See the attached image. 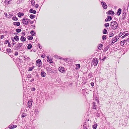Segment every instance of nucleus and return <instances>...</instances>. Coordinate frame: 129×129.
Here are the masks:
<instances>
[{
    "label": "nucleus",
    "instance_id": "f257e3e1",
    "mask_svg": "<svg viewBox=\"0 0 129 129\" xmlns=\"http://www.w3.org/2000/svg\"><path fill=\"white\" fill-rule=\"evenodd\" d=\"M111 28L112 29H115L118 26V24L116 21H112L110 24Z\"/></svg>",
    "mask_w": 129,
    "mask_h": 129
},
{
    "label": "nucleus",
    "instance_id": "f03ea898",
    "mask_svg": "<svg viewBox=\"0 0 129 129\" xmlns=\"http://www.w3.org/2000/svg\"><path fill=\"white\" fill-rule=\"evenodd\" d=\"M22 21L23 24L24 25H27L30 20L29 19H28L27 18H24L22 20Z\"/></svg>",
    "mask_w": 129,
    "mask_h": 129
},
{
    "label": "nucleus",
    "instance_id": "7ed1b4c3",
    "mask_svg": "<svg viewBox=\"0 0 129 129\" xmlns=\"http://www.w3.org/2000/svg\"><path fill=\"white\" fill-rule=\"evenodd\" d=\"M98 61L96 58L92 60V62L94 66H96L98 63Z\"/></svg>",
    "mask_w": 129,
    "mask_h": 129
},
{
    "label": "nucleus",
    "instance_id": "20e7f679",
    "mask_svg": "<svg viewBox=\"0 0 129 129\" xmlns=\"http://www.w3.org/2000/svg\"><path fill=\"white\" fill-rule=\"evenodd\" d=\"M119 37L118 36H116L115 37L113 38L112 39V41H113V42L115 43L116 42L117 40L119 39Z\"/></svg>",
    "mask_w": 129,
    "mask_h": 129
},
{
    "label": "nucleus",
    "instance_id": "39448f33",
    "mask_svg": "<svg viewBox=\"0 0 129 129\" xmlns=\"http://www.w3.org/2000/svg\"><path fill=\"white\" fill-rule=\"evenodd\" d=\"M101 4L104 9H107V6L105 2H102L101 3Z\"/></svg>",
    "mask_w": 129,
    "mask_h": 129
},
{
    "label": "nucleus",
    "instance_id": "423d86ee",
    "mask_svg": "<svg viewBox=\"0 0 129 129\" xmlns=\"http://www.w3.org/2000/svg\"><path fill=\"white\" fill-rule=\"evenodd\" d=\"M64 69L63 67H60L58 68V70L61 73H63L64 71Z\"/></svg>",
    "mask_w": 129,
    "mask_h": 129
},
{
    "label": "nucleus",
    "instance_id": "0eeeda50",
    "mask_svg": "<svg viewBox=\"0 0 129 129\" xmlns=\"http://www.w3.org/2000/svg\"><path fill=\"white\" fill-rule=\"evenodd\" d=\"M32 101L31 100H29L28 102V106L29 108H30L31 107L32 104Z\"/></svg>",
    "mask_w": 129,
    "mask_h": 129
},
{
    "label": "nucleus",
    "instance_id": "6e6552de",
    "mask_svg": "<svg viewBox=\"0 0 129 129\" xmlns=\"http://www.w3.org/2000/svg\"><path fill=\"white\" fill-rule=\"evenodd\" d=\"M17 125H16L11 124L9 126V128L10 129H12V128H16L17 127Z\"/></svg>",
    "mask_w": 129,
    "mask_h": 129
},
{
    "label": "nucleus",
    "instance_id": "1a4fd4ad",
    "mask_svg": "<svg viewBox=\"0 0 129 129\" xmlns=\"http://www.w3.org/2000/svg\"><path fill=\"white\" fill-rule=\"evenodd\" d=\"M37 63L39 65L38 66L39 67L40 66V65L42 63L41 60L40 59H38L36 61Z\"/></svg>",
    "mask_w": 129,
    "mask_h": 129
},
{
    "label": "nucleus",
    "instance_id": "9d476101",
    "mask_svg": "<svg viewBox=\"0 0 129 129\" xmlns=\"http://www.w3.org/2000/svg\"><path fill=\"white\" fill-rule=\"evenodd\" d=\"M127 40H124V41H122L120 42V45L121 46H123L125 44H126V42Z\"/></svg>",
    "mask_w": 129,
    "mask_h": 129
},
{
    "label": "nucleus",
    "instance_id": "9b49d317",
    "mask_svg": "<svg viewBox=\"0 0 129 129\" xmlns=\"http://www.w3.org/2000/svg\"><path fill=\"white\" fill-rule=\"evenodd\" d=\"M112 19V17L110 16H108L105 19V21H110Z\"/></svg>",
    "mask_w": 129,
    "mask_h": 129
},
{
    "label": "nucleus",
    "instance_id": "f8f14e48",
    "mask_svg": "<svg viewBox=\"0 0 129 129\" xmlns=\"http://www.w3.org/2000/svg\"><path fill=\"white\" fill-rule=\"evenodd\" d=\"M29 12L31 13L34 14H36V11L35 10H34L32 9H30L29 11Z\"/></svg>",
    "mask_w": 129,
    "mask_h": 129
},
{
    "label": "nucleus",
    "instance_id": "ddd939ff",
    "mask_svg": "<svg viewBox=\"0 0 129 129\" xmlns=\"http://www.w3.org/2000/svg\"><path fill=\"white\" fill-rule=\"evenodd\" d=\"M26 38L24 37V36H21V38L20 39V40L21 41L24 42L26 41Z\"/></svg>",
    "mask_w": 129,
    "mask_h": 129
},
{
    "label": "nucleus",
    "instance_id": "4468645a",
    "mask_svg": "<svg viewBox=\"0 0 129 129\" xmlns=\"http://www.w3.org/2000/svg\"><path fill=\"white\" fill-rule=\"evenodd\" d=\"M13 24L17 26H18L20 25V23L19 22H14L13 23Z\"/></svg>",
    "mask_w": 129,
    "mask_h": 129
},
{
    "label": "nucleus",
    "instance_id": "2eb2a0df",
    "mask_svg": "<svg viewBox=\"0 0 129 129\" xmlns=\"http://www.w3.org/2000/svg\"><path fill=\"white\" fill-rule=\"evenodd\" d=\"M121 9L120 8H119V9H118V10L117 11V15L118 16L120 15V14H121Z\"/></svg>",
    "mask_w": 129,
    "mask_h": 129
},
{
    "label": "nucleus",
    "instance_id": "dca6fc26",
    "mask_svg": "<svg viewBox=\"0 0 129 129\" xmlns=\"http://www.w3.org/2000/svg\"><path fill=\"white\" fill-rule=\"evenodd\" d=\"M41 75L42 77H44L46 76V73L44 71H42L41 73Z\"/></svg>",
    "mask_w": 129,
    "mask_h": 129
},
{
    "label": "nucleus",
    "instance_id": "f3484780",
    "mask_svg": "<svg viewBox=\"0 0 129 129\" xmlns=\"http://www.w3.org/2000/svg\"><path fill=\"white\" fill-rule=\"evenodd\" d=\"M14 39L17 41H18L19 40V37L17 35L14 37Z\"/></svg>",
    "mask_w": 129,
    "mask_h": 129
},
{
    "label": "nucleus",
    "instance_id": "a211bd4d",
    "mask_svg": "<svg viewBox=\"0 0 129 129\" xmlns=\"http://www.w3.org/2000/svg\"><path fill=\"white\" fill-rule=\"evenodd\" d=\"M93 105L92 106V108L93 109H96V105H95V103L94 102H93Z\"/></svg>",
    "mask_w": 129,
    "mask_h": 129
},
{
    "label": "nucleus",
    "instance_id": "6ab92c4d",
    "mask_svg": "<svg viewBox=\"0 0 129 129\" xmlns=\"http://www.w3.org/2000/svg\"><path fill=\"white\" fill-rule=\"evenodd\" d=\"M18 16L19 17H21L22 16H23L24 14L23 13L19 12L18 14Z\"/></svg>",
    "mask_w": 129,
    "mask_h": 129
},
{
    "label": "nucleus",
    "instance_id": "aec40b11",
    "mask_svg": "<svg viewBox=\"0 0 129 129\" xmlns=\"http://www.w3.org/2000/svg\"><path fill=\"white\" fill-rule=\"evenodd\" d=\"M47 70L49 72H52V69H51L49 67L47 68H46Z\"/></svg>",
    "mask_w": 129,
    "mask_h": 129
},
{
    "label": "nucleus",
    "instance_id": "412c9836",
    "mask_svg": "<svg viewBox=\"0 0 129 129\" xmlns=\"http://www.w3.org/2000/svg\"><path fill=\"white\" fill-rule=\"evenodd\" d=\"M108 14L109 15H113L114 14V13L113 11L111 10H109L108 11Z\"/></svg>",
    "mask_w": 129,
    "mask_h": 129
},
{
    "label": "nucleus",
    "instance_id": "4be33fe9",
    "mask_svg": "<svg viewBox=\"0 0 129 129\" xmlns=\"http://www.w3.org/2000/svg\"><path fill=\"white\" fill-rule=\"evenodd\" d=\"M35 68L34 66H32L31 67H29L28 69V71H31L33 69Z\"/></svg>",
    "mask_w": 129,
    "mask_h": 129
},
{
    "label": "nucleus",
    "instance_id": "5701e85b",
    "mask_svg": "<svg viewBox=\"0 0 129 129\" xmlns=\"http://www.w3.org/2000/svg\"><path fill=\"white\" fill-rule=\"evenodd\" d=\"M103 46V45L102 44L99 45L98 46V49L99 50H101L102 47Z\"/></svg>",
    "mask_w": 129,
    "mask_h": 129
},
{
    "label": "nucleus",
    "instance_id": "b1692460",
    "mask_svg": "<svg viewBox=\"0 0 129 129\" xmlns=\"http://www.w3.org/2000/svg\"><path fill=\"white\" fill-rule=\"evenodd\" d=\"M35 17H36L35 15H32V14H31L29 16V17H30V18L31 19H34Z\"/></svg>",
    "mask_w": 129,
    "mask_h": 129
},
{
    "label": "nucleus",
    "instance_id": "393cba45",
    "mask_svg": "<svg viewBox=\"0 0 129 129\" xmlns=\"http://www.w3.org/2000/svg\"><path fill=\"white\" fill-rule=\"evenodd\" d=\"M30 33L32 36H34L36 34L34 30H31Z\"/></svg>",
    "mask_w": 129,
    "mask_h": 129
},
{
    "label": "nucleus",
    "instance_id": "a878e982",
    "mask_svg": "<svg viewBox=\"0 0 129 129\" xmlns=\"http://www.w3.org/2000/svg\"><path fill=\"white\" fill-rule=\"evenodd\" d=\"M27 38L28 40H31L33 39V37L32 36H28Z\"/></svg>",
    "mask_w": 129,
    "mask_h": 129
},
{
    "label": "nucleus",
    "instance_id": "bb28decb",
    "mask_svg": "<svg viewBox=\"0 0 129 129\" xmlns=\"http://www.w3.org/2000/svg\"><path fill=\"white\" fill-rule=\"evenodd\" d=\"M32 47V46L31 44H29L27 47V48L28 49H31Z\"/></svg>",
    "mask_w": 129,
    "mask_h": 129
},
{
    "label": "nucleus",
    "instance_id": "cd10ccee",
    "mask_svg": "<svg viewBox=\"0 0 129 129\" xmlns=\"http://www.w3.org/2000/svg\"><path fill=\"white\" fill-rule=\"evenodd\" d=\"M17 45H18V48H20V47L23 45V43H19L17 44Z\"/></svg>",
    "mask_w": 129,
    "mask_h": 129
},
{
    "label": "nucleus",
    "instance_id": "c85d7f7f",
    "mask_svg": "<svg viewBox=\"0 0 129 129\" xmlns=\"http://www.w3.org/2000/svg\"><path fill=\"white\" fill-rule=\"evenodd\" d=\"M102 38L103 41L105 40L106 39V35H103L102 37Z\"/></svg>",
    "mask_w": 129,
    "mask_h": 129
},
{
    "label": "nucleus",
    "instance_id": "c756f323",
    "mask_svg": "<svg viewBox=\"0 0 129 129\" xmlns=\"http://www.w3.org/2000/svg\"><path fill=\"white\" fill-rule=\"evenodd\" d=\"M12 0H6L5 2L6 4L8 5L10 3V2Z\"/></svg>",
    "mask_w": 129,
    "mask_h": 129
},
{
    "label": "nucleus",
    "instance_id": "7c9ffc66",
    "mask_svg": "<svg viewBox=\"0 0 129 129\" xmlns=\"http://www.w3.org/2000/svg\"><path fill=\"white\" fill-rule=\"evenodd\" d=\"M30 59L29 57H28L26 58H24V60L25 61H27L29 62L30 60Z\"/></svg>",
    "mask_w": 129,
    "mask_h": 129
},
{
    "label": "nucleus",
    "instance_id": "2f4dec72",
    "mask_svg": "<svg viewBox=\"0 0 129 129\" xmlns=\"http://www.w3.org/2000/svg\"><path fill=\"white\" fill-rule=\"evenodd\" d=\"M16 31L17 33H19L21 31V30L20 29L17 28L16 29Z\"/></svg>",
    "mask_w": 129,
    "mask_h": 129
},
{
    "label": "nucleus",
    "instance_id": "473e14b6",
    "mask_svg": "<svg viewBox=\"0 0 129 129\" xmlns=\"http://www.w3.org/2000/svg\"><path fill=\"white\" fill-rule=\"evenodd\" d=\"M6 50L9 53H10L12 51L11 49H7Z\"/></svg>",
    "mask_w": 129,
    "mask_h": 129
},
{
    "label": "nucleus",
    "instance_id": "72a5a7b5",
    "mask_svg": "<svg viewBox=\"0 0 129 129\" xmlns=\"http://www.w3.org/2000/svg\"><path fill=\"white\" fill-rule=\"evenodd\" d=\"M97 125L96 124H95L93 125L92 126V127L94 129H96L97 127Z\"/></svg>",
    "mask_w": 129,
    "mask_h": 129
},
{
    "label": "nucleus",
    "instance_id": "f704fd0d",
    "mask_svg": "<svg viewBox=\"0 0 129 129\" xmlns=\"http://www.w3.org/2000/svg\"><path fill=\"white\" fill-rule=\"evenodd\" d=\"M103 34H105L107 33V30L106 29H104L103 30Z\"/></svg>",
    "mask_w": 129,
    "mask_h": 129
},
{
    "label": "nucleus",
    "instance_id": "c9c22d12",
    "mask_svg": "<svg viewBox=\"0 0 129 129\" xmlns=\"http://www.w3.org/2000/svg\"><path fill=\"white\" fill-rule=\"evenodd\" d=\"M128 34H129L128 33H126L124 36H122L121 38H124L125 37L127 36L128 35Z\"/></svg>",
    "mask_w": 129,
    "mask_h": 129
},
{
    "label": "nucleus",
    "instance_id": "e433bc0d",
    "mask_svg": "<svg viewBox=\"0 0 129 129\" xmlns=\"http://www.w3.org/2000/svg\"><path fill=\"white\" fill-rule=\"evenodd\" d=\"M12 19L15 21H16L18 20V18L16 17H13L12 18Z\"/></svg>",
    "mask_w": 129,
    "mask_h": 129
},
{
    "label": "nucleus",
    "instance_id": "4c0bfd02",
    "mask_svg": "<svg viewBox=\"0 0 129 129\" xmlns=\"http://www.w3.org/2000/svg\"><path fill=\"white\" fill-rule=\"evenodd\" d=\"M47 61L50 63L53 62V61H52L51 59H48L47 60Z\"/></svg>",
    "mask_w": 129,
    "mask_h": 129
},
{
    "label": "nucleus",
    "instance_id": "58836bf2",
    "mask_svg": "<svg viewBox=\"0 0 129 129\" xmlns=\"http://www.w3.org/2000/svg\"><path fill=\"white\" fill-rule=\"evenodd\" d=\"M105 26L106 27H108L109 26V24L108 23H106L105 24Z\"/></svg>",
    "mask_w": 129,
    "mask_h": 129
},
{
    "label": "nucleus",
    "instance_id": "ea45409f",
    "mask_svg": "<svg viewBox=\"0 0 129 129\" xmlns=\"http://www.w3.org/2000/svg\"><path fill=\"white\" fill-rule=\"evenodd\" d=\"M114 43L113 42V41H112L110 42H109V44L110 45H112Z\"/></svg>",
    "mask_w": 129,
    "mask_h": 129
},
{
    "label": "nucleus",
    "instance_id": "a19ab883",
    "mask_svg": "<svg viewBox=\"0 0 129 129\" xmlns=\"http://www.w3.org/2000/svg\"><path fill=\"white\" fill-rule=\"evenodd\" d=\"M26 115H26V114H25V113H23L22 114V115H21V117H24L25 116H26Z\"/></svg>",
    "mask_w": 129,
    "mask_h": 129
},
{
    "label": "nucleus",
    "instance_id": "79ce46f5",
    "mask_svg": "<svg viewBox=\"0 0 129 129\" xmlns=\"http://www.w3.org/2000/svg\"><path fill=\"white\" fill-rule=\"evenodd\" d=\"M76 67L78 68H80V65L79 64H76Z\"/></svg>",
    "mask_w": 129,
    "mask_h": 129
},
{
    "label": "nucleus",
    "instance_id": "37998d69",
    "mask_svg": "<svg viewBox=\"0 0 129 129\" xmlns=\"http://www.w3.org/2000/svg\"><path fill=\"white\" fill-rule=\"evenodd\" d=\"M114 35L113 33H111L109 34V37H111L113 36Z\"/></svg>",
    "mask_w": 129,
    "mask_h": 129
},
{
    "label": "nucleus",
    "instance_id": "c03bdc74",
    "mask_svg": "<svg viewBox=\"0 0 129 129\" xmlns=\"http://www.w3.org/2000/svg\"><path fill=\"white\" fill-rule=\"evenodd\" d=\"M19 48H18V45H17V46H15V49L16 50H18Z\"/></svg>",
    "mask_w": 129,
    "mask_h": 129
},
{
    "label": "nucleus",
    "instance_id": "a18cd8bd",
    "mask_svg": "<svg viewBox=\"0 0 129 129\" xmlns=\"http://www.w3.org/2000/svg\"><path fill=\"white\" fill-rule=\"evenodd\" d=\"M35 2L34 0H32L31 1V3L32 5L34 4Z\"/></svg>",
    "mask_w": 129,
    "mask_h": 129
},
{
    "label": "nucleus",
    "instance_id": "49530a36",
    "mask_svg": "<svg viewBox=\"0 0 129 129\" xmlns=\"http://www.w3.org/2000/svg\"><path fill=\"white\" fill-rule=\"evenodd\" d=\"M35 113H36V114L37 113L38 114L39 113V111H38L37 109L35 110L34 111Z\"/></svg>",
    "mask_w": 129,
    "mask_h": 129
},
{
    "label": "nucleus",
    "instance_id": "de8ad7c7",
    "mask_svg": "<svg viewBox=\"0 0 129 129\" xmlns=\"http://www.w3.org/2000/svg\"><path fill=\"white\" fill-rule=\"evenodd\" d=\"M9 42L8 40H6L5 42V44L8 43Z\"/></svg>",
    "mask_w": 129,
    "mask_h": 129
},
{
    "label": "nucleus",
    "instance_id": "09e8293b",
    "mask_svg": "<svg viewBox=\"0 0 129 129\" xmlns=\"http://www.w3.org/2000/svg\"><path fill=\"white\" fill-rule=\"evenodd\" d=\"M12 41L13 42L12 44L13 45H14L15 44V42L14 40V39H13L12 40Z\"/></svg>",
    "mask_w": 129,
    "mask_h": 129
},
{
    "label": "nucleus",
    "instance_id": "8fccbe9b",
    "mask_svg": "<svg viewBox=\"0 0 129 129\" xmlns=\"http://www.w3.org/2000/svg\"><path fill=\"white\" fill-rule=\"evenodd\" d=\"M106 58L107 57L106 56H105L104 57V58L103 59H102L101 60L103 61H104L105 60V59H106Z\"/></svg>",
    "mask_w": 129,
    "mask_h": 129
},
{
    "label": "nucleus",
    "instance_id": "3c124183",
    "mask_svg": "<svg viewBox=\"0 0 129 129\" xmlns=\"http://www.w3.org/2000/svg\"><path fill=\"white\" fill-rule=\"evenodd\" d=\"M35 88L33 87L31 89V90L33 91H34L35 90Z\"/></svg>",
    "mask_w": 129,
    "mask_h": 129
},
{
    "label": "nucleus",
    "instance_id": "603ef678",
    "mask_svg": "<svg viewBox=\"0 0 129 129\" xmlns=\"http://www.w3.org/2000/svg\"><path fill=\"white\" fill-rule=\"evenodd\" d=\"M4 14L5 15V16L6 17H8V18H9V17H8V15H7V13H5Z\"/></svg>",
    "mask_w": 129,
    "mask_h": 129
},
{
    "label": "nucleus",
    "instance_id": "864d4df0",
    "mask_svg": "<svg viewBox=\"0 0 129 129\" xmlns=\"http://www.w3.org/2000/svg\"><path fill=\"white\" fill-rule=\"evenodd\" d=\"M38 7L39 5L38 4H36L35 6V7H36V8H37Z\"/></svg>",
    "mask_w": 129,
    "mask_h": 129
},
{
    "label": "nucleus",
    "instance_id": "5fc2aeb1",
    "mask_svg": "<svg viewBox=\"0 0 129 129\" xmlns=\"http://www.w3.org/2000/svg\"><path fill=\"white\" fill-rule=\"evenodd\" d=\"M15 55H17L18 54V52H15Z\"/></svg>",
    "mask_w": 129,
    "mask_h": 129
},
{
    "label": "nucleus",
    "instance_id": "6e6d98bb",
    "mask_svg": "<svg viewBox=\"0 0 129 129\" xmlns=\"http://www.w3.org/2000/svg\"><path fill=\"white\" fill-rule=\"evenodd\" d=\"M4 37V35H2L1 36V39H3Z\"/></svg>",
    "mask_w": 129,
    "mask_h": 129
},
{
    "label": "nucleus",
    "instance_id": "4d7b16f0",
    "mask_svg": "<svg viewBox=\"0 0 129 129\" xmlns=\"http://www.w3.org/2000/svg\"><path fill=\"white\" fill-rule=\"evenodd\" d=\"M45 54L44 55H41V57H42L43 58H45Z\"/></svg>",
    "mask_w": 129,
    "mask_h": 129
},
{
    "label": "nucleus",
    "instance_id": "13d9d810",
    "mask_svg": "<svg viewBox=\"0 0 129 129\" xmlns=\"http://www.w3.org/2000/svg\"><path fill=\"white\" fill-rule=\"evenodd\" d=\"M91 84L92 86H94V83L93 82L91 83Z\"/></svg>",
    "mask_w": 129,
    "mask_h": 129
},
{
    "label": "nucleus",
    "instance_id": "bf43d9fd",
    "mask_svg": "<svg viewBox=\"0 0 129 129\" xmlns=\"http://www.w3.org/2000/svg\"><path fill=\"white\" fill-rule=\"evenodd\" d=\"M125 18V15H123L122 16V18L124 19Z\"/></svg>",
    "mask_w": 129,
    "mask_h": 129
},
{
    "label": "nucleus",
    "instance_id": "052dcab7",
    "mask_svg": "<svg viewBox=\"0 0 129 129\" xmlns=\"http://www.w3.org/2000/svg\"><path fill=\"white\" fill-rule=\"evenodd\" d=\"M34 22V21H31L30 22V23L31 24H33Z\"/></svg>",
    "mask_w": 129,
    "mask_h": 129
},
{
    "label": "nucleus",
    "instance_id": "680f3d73",
    "mask_svg": "<svg viewBox=\"0 0 129 129\" xmlns=\"http://www.w3.org/2000/svg\"><path fill=\"white\" fill-rule=\"evenodd\" d=\"M34 79L33 78H32L30 80V81L31 82L32 81H34Z\"/></svg>",
    "mask_w": 129,
    "mask_h": 129
},
{
    "label": "nucleus",
    "instance_id": "e2e57ef3",
    "mask_svg": "<svg viewBox=\"0 0 129 129\" xmlns=\"http://www.w3.org/2000/svg\"><path fill=\"white\" fill-rule=\"evenodd\" d=\"M8 46L9 47H11V44L10 43V42H9L8 43Z\"/></svg>",
    "mask_w": 129,
    "mask_h": 129
},
{
    "label": "nucleus",
    "instance_id": "0e129e2a",
    "mask_svg": "<svg viewBox=\"0 0 129 129\" xmlns=\"http://www.w3.org/2000/svg\"><path fill=\"white\" fill-rule=\"evenodd\" d=\"M27 77L28 78H29L30 77H31V75H28L27 76Z\"/></svg>",
    "mask_w": 129,
    "mask_h": 129
},
{
    "label": "nucleus",
    "instance_id": "69168bd1",
    "mask_svg": "<svg viewBox=\"0 0 129 129\" xmlns=\"http://www.w3.org/2000/svg\"><path fill=\"white\" fill-rule=\"evenodd\" d=\"M126 40H127V41L128 42H129V38L127 39Z\"/></svg>",
    "mask_w": 129,
    "mask_h": 129
},
{
    "label": "nucleus",
    "instance_id": "338daca9",
    "mask_svg": "<svg viewBox=\"0 0 129 129\" xmlns=\"http://www.w3.org/2000/svg\"><path fill=\"white\" fill-rule=\"evenodd\" d=\"M9 15H10V16H9V17H11V16H12V14L10 15V14H9Z\"/></svg>",
    "mask_w": 129,
    "mask_h": 129
},
{
    "label": "nucleus",
    "instance_id": "774afa93",
    "mask_svg": "<svg viewBox=\"0 0 129 129\" xmlns=\"http://www.w3.org/2000/svg\"><path fill=\"white\" fill-rule=\"evenodd\" d=\"M22 34H23V35H25V33H24V32L22 33Z\"/></svg>",
    "mask_w": 129,
    "mask_h": 129
}]
</instances>
